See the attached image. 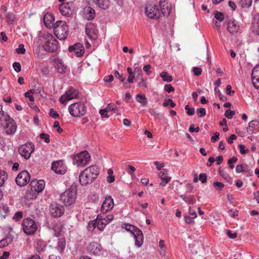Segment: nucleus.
Wrapping results in <instances>:
<instances>
[{"mask_svg": "<svg viewBox=\"0 0 259 259\" xmlns=\"http://www.w3.org/2000/svg\"><path fill=\"white\" fill-rule=\"evenodd\" d=\"M99 170L95 165H91L82 170L79 176V181L82 186H87L93 183L97 178Z\"/></svg>", "mask_w": 259, "mask_h": 259, "instance_id": "nucleus-1", "label": "nucleus"}, {"mask_svg": "<svg viewBox=\"0 0 259 259\" xmlns=\"http://www.w3.org/2000/svg\"><path fill=\"white\" fill-rule=\"evenodd\" d=\"M43 49L49 52H55L58 48V42L51 33H45L40 37Z\"/></svg>", "mask_w": 259, "mask_h": 259, "instance_id": "nucleus-2", "label": "nucleus"}, {"mask_svg": "<svg viewBox=\"0 0 259 259\" xmlns=\"http://www.w3.org/2000/svg\"><path fill=\"white\" fill-rule=\"evenodd\" d=\"M77 188L76 186H71L68 189L60 195V200L66 206L73 204L76 199Z\"/></svg>", "mask_w": 259, "mask_h": 259, "instance_id": "nucleus-3", "label": "nucleus"}, {"mask_svg": "<svg viewBox=\"0 0 259 259\" xmlns=\"http://www.w3.org/2000/svg\"><path fill=\"white\" fill-rule=\"evenodd\" d=\"M145 13L148 18L157 19L162 15L167 16L169 14V11L168 10L167 12L162 11L158 5H149L146 7Z\"/></svg>", "mask_w": 259, "mask_h": 259, "instance_id": "nucleus-4", "label": "nucleus"}, {"mask_svg": "<svg viewBox=\"0 0 259 259\" xmlns=\"http://www.w3.org/2000/svg\"><path fill=\"white\" fill-rule=\"evenodd\" d=\"M68 112L74 117H80L85 115L87 112V106L81 102H78L70 104L68 107Z\"/></svg>", "mask_w": 259, "mask_h": 259, "instance_id": "nucleus-5", "label": "nucleus"}, {"mask_svg": "<svg viewBox=\"0 0 259 259\" xmlns=\"http://www.w3.org/2000/svg\"><path fill=\"white\" fill-rule=\"evenodd\" d=\"M53 28L54 33L58 39L64 40L66 38L68 33V27L65 21H57Z\"/></svg>", "mask_w": 259, "mask_h": 259, "instance_id": "nucleus-6", "label": "nucleus"}, {"mask_svg": "<svg viewBox=\"0 0 259 259\" xmlns=\"http://www.w3.org/2000/svg\"><path fill=\"white\" fill-rule=\"evenodd\" d=\"M22 227L24 232L28 235L34 234L37 230L36 222L30 218H25L23 220Z\"/></svg>", "mask_w": 259, "mask_h": 259, "instance_id": "nucleus-7", "label": "nucleus"}, {"mask_svg": "<svg viewBox=\"0 0 259 259\" xmlns=\"http://www.w3.org/2000/svg\"><path fill=\"white\" fill-rule=\"evenodd\" d=\"M3 126L5 128L6 134L8 135H14L17 130V124L14 120L7 114L4 119Z\"/></svg>", "mask_w": 259, "mask_h": 259, "instance_id": "nucleus-8", "label": "nucleus"}, {"mask_svg": "<svg viewBox=\"0 0 259 259\" xmlns=\"http://www.w3.org/2000/svg\"><path fill=\"white\" fill-rule=\"evenodd\" d=\"M91 156L87 151H83L77 154L73 160V163L78 167H82L89 163Z\"/></svg>", "mask_w": 259, "mask_h": 259, "instance_id": "nucleus-9", "label": "nucleus"}, {"mask_svg": "<svg viewBox=\"0 0 259 259\" xmlns=\"http://www.w3.org/2000/svg\"><path fill=\"white\" fill-rule=\"evenodd\" d=\"M34 149L35 147L32 143L27 142L21 145L18 149V151L21 156L25 159H28L34 152Z\"/></svg>", "mask_w": 259, "mask_h": 259, "instance_id": "nucleus-10", "label": "nucleus"}, {"mask_svg": "<svg viewBox=\"0 0 259 259\" xmlns=\"http://www.w3.org/2000/svg\"><path fill=\"white\" fill-rule=\"evenodd\" d=\"M78 96V91L74 88H70L60 97L59 100L61 104H66L67 101L77 98Z\"/></svg>", "mask_w": 259, "mask_h": 259, "instance_id": "nucleus-11", "label": "nucleus"}, {"mask_svg": "<svg viewBox=\"0 0 259 259\" xmlns=\"http://www.w3.org/2000/svg\"><path fill=\"white\" fill-rule=\"evenodd\" d=\"M30 176L27 171L20 172L16 178V183L19 186H25L30 181Z\"/></svg>", "mask_w": 259, "mask_h": 259, "instance_id": "nucleus-12", "label": "nucleus"}, {"mask_svg": "<svg viewBox=\"0 0 259 259\" xmlns=\"http://www.w3.org/2000/svg\"><path fill=\"white\" fill-rule=\"evenodd\" d=\"M85 33L89 38L95 40L98 37V30L96 26L93 23H88L85 25Z\"/></svg>", "mask_w": 259, "mask_h": 259, "instance_id": "nucleus-13", "label": "nucleus"}, {"mask_svg": "<svg viewBox=\"0 0 259 259\" xmlns=\"http://www.w3.org/2000/svg\"><path fill=\"white\" fill-rule=\"evenodd\" d=\"M52 169L56 174L63 175L66 171V167L63 160L54 161L52 164Z\"/></svg>", "mask_w": 259, "mask_h": 259, "instance_id": "nucleus-14", "label": "nucleus"}, {"mask_svg": "<svg viewBox=\"0 0 259 259\" xmlns=\"http://www.w3.org/2000/svg\"><path fill=\"white\" fill-rule=\"evenodd\" d=\"M87 251L92 254L99 255L101 253V247L99 243L93 241L90 243L87 247Z\"/></svg>", "mask_w": 259, "mask_h": 259, "instance_id": "nucleus-15", "label": "nucleus"}, {"mask_svg": "<svg viewBox=\"0 0 259 259\" xmlns=\"http://www.w3.org/2000/svg\"><path fill=\"white\" fill-rule=\"evenodd\" d=\"M29 185L31 189L35 190L38 194L44 189L45 183L44 180H32L30 181Z\"/></svg>", "mask_w": 259, "mask_h": 259, "instance_id": "nucleus-16", "label": "nucleus"}, {"mask_svg": "<svg viewBox=\"0 0 259 259\" xmlns=\"http://www.w3.org/2000/svg\"><path fill=\"white\" fill-rule=\"evenodd\" d=\"M50 210L51 215L55 218L61 217L64 212V207L57 204H51Z\"/></svg>", "mask_w": 259, "mask_h": 259, "instance_id": "nucleus-17", "label": "nucleus"}, {"mask_svg": "<svg viewBox=\"0 0 259 259\" xmlns=\"http://www.w3.org/2000/svg\"><path fill=\"white\" fill-rule=\"evenodd\" d=\"M114 203L113 198L110 196H107L101 206L102 212H107L111 210L114 207Z\"/></svg>", "mask_w": 259, "mask_h": 259, "instance_id": "nucleus-18", "label": "nucleus"}, {"mask_svg": "<svg viewBox=\"0 0 259 259\" xmlns=\"http://www.w3.org/2000/svg\"><path fill=\"white\" fill-rule=\"evenodd\" d=\"M68 49L70 52H74L78 57L82 56L84 53V47L80 43H77L73 46H70Z\"/></svg>", "mask_w": 259, "mask_h": 259, "instance_id": "nucleus-19", "label": "nucleus"}, {"mask_svg": "<svg viewBox=\"0 0 259 259\" xmlns=\"http://www.w3.org/2000/svg\"><path fill=\"white\" fill-rule=\"evenodd\" d=\"M251 80L253 86L256 89L259 88V64L256 65L252 69Z\"/></svg>", "mask_w": 259, "mask_h": 259, "instance_id": "nucleus-20", "label": "nucleus"}, {"mask_svg": "<svg viewBox=\"0 0 259 259\" xmlns=\"http://www.w3.org/2000/svg\"><path fill=\"white\" fill-rule=\"evenodd\" d=\"M55 19L54 16L51 14L47 13L44 16V22L45 26L49 28H54Z\"/></svg>", "mask_w": 259, "mask_h": 259, "instance_id": "nucleus-21", "label": "nucleus"}, {"mask_svg": "<svg viewBox=\"0 0 259 259\" xmlns=\"http://www.w3.org/2000/svg\"><path fill=\"white\" fill-rule=\"evenodd\" d=\"M133 236L135 239L136 246L138 247H141L144 241V236L142 231L139 229L138 230L136 231V233L134 234Z\"/></svg>", "mask_w": 259, "mask_h": 259, "instance_id": "nucleus-22", "label": "nucleus"}, {"mask_svg": "<svg viewBox=\"0 0 259 259\" xmlns=\"http://www.w3.org/2000/svg\"><path fill=\"white\" fill-rule=\"evenodd\" d=\"M227 28L231 34H233L238 32L239 26L237 24L234 20H229L227 23Z\"/></svg>", "mask_w": 259, "mask_h": 259, "instance_id": "nucleus-23", "label": "nucleus"}, {"mask_svg": "<svg viewBox=\"0 0 259 259\" xmlns=\"http://www.w3.org/2000/svg\"><path fill=\"white\" fill-rule=\"evenodd\" d=\"M69 3H63L60 5L59 10L61 13L64 16H68L72 14V10Z\"/></svg>", "mask_w": 259, "mask_h": 259, "instance_id": "nucleus-24", "label": "nucleus"}, {"mask_svg": "<svg viewBox=\"0 0 259 259\" xmlns=\"http://www.w3.org/2000/svg\"><path fill=\"white\" fill-rule=\"evenodd\" d=\"M83 14L85 18L89 20H93L95 17V11L90 7H87L83 9Z\"/></svg>", "mask_w": 259, "mask_h": 259, "instance_id": "nucleus-25", "label": "nucleus"}, {"mask_svg": "<svg viewBox=\"0 0 259 259\" xmlns=\"http://www.w3.org/2000/svg\"><path fill=\"white\" fill-rule=\"evenodd\" d=\"M93 2L99 7L103 9L108 8L109 6V0H92Z\"/></svg>", "mask_w": 259, "mask_h": 259, "instance_id": "nucleus-26", "label": "nucleus"}, {"mask_svg": "<svg viewBox=\"0 0 259 259\" xmlns=\"http://www.w3.org/2000/svg\"><path fill=\"white\" fill-rule=\"evenodd\" d=\"M95 222L97 225V228L100 231H103L105 226L107 225V222H106V220L103 219H100L99 215Z\"/></svg>", "mask_w": 259, "mask_h": 259, "instance_id": "nucleus-27", "label": "nucleus"}, {"mask_svg": "<svg viewBox=\"0 0 259 259\" xmlns=\"http://www.w3.org/2000/svg\"><path fill=\"white\" fill-rule=\"evenodd\" d=\"M66 247V240L64 238H59L58 241L56 248L60 252H63Z\"/></svg>", "mask_w": 259, "mask_h": 259, "instance_id": "nucleus-28", "label": "nucleus"}, {"mask_svg": "<svg viewBox=\"0 0 259 259\" xmlns=\"http://www.w3.org/2000/svg\"><path fill=\"white\" fill-rule=\"evenodd\" d=\"M37 195L36 191L30 188L26 191L25 197L27 199H33L36 198Z\"/></svg>", "mask_w": 259, "mask_h": 259, "instance_id": "nucleus-29", "label": "nucleus"}, {"mask_svg": "<svg viewBox=\"0 0 259 259\" xmlns=\"http://www.w3.org/2000/svg\"><path fill=\"white\" fill-rule=\"evenodd\" d=\"M136 99L137 102L141 104L142 106H145L148 103L147 99L144 95H137Z\"/></svg>", "mask_w": 259, "mask_h": 259, "instance_id": "nucleus-30", "label": "nucleus"}, {"mask_svg": "<svg viewBox=\"0 0 259 259\" xmlns=\"http://www.w3.org/2000/svg\"><path fill=\"white\" fill-rule=\"evenodd\" d=\"M122 228H124L126 231L130 232L132 235L136 233V231L139 229L135 226L128 224H124Z\"/></svg>", "mask_w": 259, "mask_h": 259, "instance_id": "nucleus-31", "label": "nucleus"}, {"mask_svg": "<svg viewBox=\"0 0 259 259\" xmlns=\"http://www.w3.org/2000/svg\"><path fill=\"white\" fill-rule=\"evenodd\" d=\"M13 241V238L11 236H7L5 238L0 241V247L4 248Z\"/></svg>", "mask_w": 259, "mask_h": 259, "instance_id": "nucleus-32", "label": "nucleus"}, {"mask_svg": "<svg viewBox=\"0 0 259 259\" xmlns=\"http://www.w3.org/2000/svg\"><path fill=\"white\" fill-rule=\"evenodd\" d=\"M52 229L55 232L54 235L55 237L59 236L60 235V234H61V232L62 231L61 226L59 224H58L57 223H54V224H52Z\"/></svg>", "mask_w": 259, "mask_h": 259, "instance_id": "nucleus-33", "label": "nucleus"}, {"mask_svg": "<svg viewBox=\"0 0 259 259\" xmlns=\"http://www.w3.org/2000/svg\"><path fill=\"white\" fill-rule=\"evenodd\" d=\"M46 246V243L42 240H37L36 242L35 248L38 252H41L44 250Z\"/></svg>", "mask_w": 259, "mask_h": 259, "instance_id": "nucleus-34", "label": "nucleus"}, {"mask_svg": "<svg viewBox=\"0 0 259 259\" xmlns=\"http://www.w3.org/2000/svg\"><path fill=\"white\" fill-rule=\"evenodd\" d=\"M55 68L59 73L63 74L65 72V67L62 63L59 61L56 62Z\"/></svg>", "mask_w": 259, "mask_h": 259, "instance_id": "nucleus-35", "label": "nucleus"}, {"mask_svg": "<svg viewBox=\"0 0 259 259\" xmlns=\"http://www.w3.org/2000/svg\"><path fill=\"white\" fill-rule=\"evenodd\" d=\"M252 0H240L239 5L243 8H247L251 6Z\"/></svg>", "mask_w": 259, "mask_h": 259, "instance_id": "nucleus-36", "label": "nucleus"}, {"mask_svg": "<svg viewBox=\"0 0 259 259\" xmlns=\"http://www.w3.org/2000/svg\"><path fill=\"white\" fill-rule=\"evenodd\" d=\"M252 25L253 28H256V33L257 35H259V16H257L254 18V22Z\"/></svg>", "mask_w": 259, "mask_h": 259, "instance_id": "nucleus-37", "label": "nucleus"}, {"mask_svg": "<svg viewBox=\"0 0 259 259\" xmlns=\"http://www.w3.org/2000/svg\"><path fill=\"white\" fill-rule=\"evenodd\" d=\"M160 76L162 78L163 80L166 82H170L172 80V77L169 75L166 72H162L160 74Z\"/></svg>", "mask_w": 259, "mask_h": 259, "instance_id": "nucleus-38", "label": "nucleus"}, {"mask_svg": "<svg viewBox=\"0 0 259 259\" xmlns=\"http://www.w3.org/2000/svg\"><path fill=\"white\" fill-rule=\"evenodd\" d=\"M7 179V174L4 170H0V187H2Z\"/></svg>", "mask_w": 259, "mask_h": 259, "instance_id": "nucleus-39", "label": "nucleus"}, {"mask_svg": "<svg viewBox=\"0 0 259 259\" xmlns=\"http://www.w3.org/2000/svg\"><path fill=\"white\" fill-rule=\"evenodd\" d=\"M159 246L160 248V253L161 255H164L165 254V243L164 242V241L163 240H160L159 242Z\"/></svg>", "mask_w": 259, "mask_h": 259, "instance_id": "nucleus-40", "label": "nucleus"}, {"mask_svg": "<svg viewBox=\"0 0 259 259\" xmlns=\"http://www.w3.org/2000/svg\"><path fill=\"white\" fill-rule=\"evenodd\" d=\"M258 122L256 120H252L248 123V127L247 128L248 132L249 133H253V131L251 130L250 128L253 127L254 126L257 125Z\"/></svg>", "mask_w": 259, "mask_h": 259, "instance_id": "nucleus-41", "label": "nucleus"}, {"mask_svg": "<svg viewBox=\"0 0 259 259\" xmlns=\"http://www.w3.org/2000/svg\"><path fill=\"white\" fill-rule=\"evenodd\" d=\"M235 114V112L234 111L227 110L225 112L224 115L227 118L231 119Z\"/></svg>", "mask_w": 259, "mask_h": 259, "instance_id": "nucleus-42", "label": "nucleus"}, {"mask_svg": "<svg viewBox=\"0 0 259 259\" xmlns=\"http://www.w3.org/2000/svg\"><path fill=\"white\" fill-rule=\"evenodd\" d=\"M96 228H97V225L95 221L89 222L88 226V229L89 231H93Z\"/></svg>", "mask_w": 259, "mask_h": 259, "instance_id": "nucleus-43", "label": "nucleus"}, {"mask_svg": "<svg viewBox=\"0 0 259 259\" xmlns=\"http://www.w3.org/2000/svg\"><path fill=\"white\" fill-rule=\"evenodd\" d=\"M23 217V213L22 211H17L16 212L13 217V219L15 220L16 221H19Z\"/></svg>", "mask_w": 259, "mask_h": 259, "instance_id": "nucleus-44", "label": "nucleus"}, {"mask_svg": "<svg viewBox=\"0 0 259 259\" xmlns=\"http://www.w3.org/2000/svg\"><path fill=\"white\" fill-rule=\"evenodd\" d=\"M171 178L169 177H161V181L160 185L163 187L165 186L167 183L170 180Z\"/></svg>", "mask_w": 259, "mask_h": 259, "instance_id": "nucleus-45", "label": "nucleus"}, {"mask_svg": "<svg viewBox=\"0 0 259 259\" xmlns=\"http://www.w3.org/2000/svg\"><path fill=\"white\" fill-rule=\"evenodd\" d=\"M106 108L108 112L109 111H112L114 113H116L117 114H120L118 112V110L117 109V108L116 107H113L112 105H111L110 104H108Z\"/></svg>", "mask_w": 259, "mask_h": 259, "instance_id": "nucleus-46", "label": "nucleus"}, {"mask_svg": "<svg viewBox=\"0 0 259 259\" xmlns=\"http://www.w3.org/2000/svg\"><path fill=\"white\" fill-rule=\"evenodd\" d=\"M185 110L187 111V114L188 115L191 116L194 114L195 109L194 108H190L188 105L185 106Z\"/></svg>", "mask_w": 259, "mask_h": 259, "instance_id": "nucleus-47", "label": "nucleus"}, {"mask_svg": "<svg viewBox=\"0 0 259 259\" xmlns=\"http://www.w3.org/2000/svg\"><path fill=\"white\" fill-rule=\"evenodd\" d=\"M33 93V90H30L28 92L25 93V97L29 99V101L31 102H33L34 101L33 97L31 95Z\"/></svg>", "mask_w": 259, "mask_h": 259, "instance_id": "nucleus-48", "label": "nucleus"}, {"mask_svg": "<svg viewBox=\"0 0 259 259\" xmlns=\"http://www.w3.org/2000/svg\"><path fill=\"white\" fill-rule=\"evenodd\" d=\"M16 51L18 54H24L25 52V49L24 45H19L18 48L16 49Z\"/></svg>", "mask_w": 259, "mask_h": 259, "instance_id": "nucleus-49", "label": "nucleus"}, {"mask_svg": "<svg viewBox=\"0 0 259 259\" xmlns=\"http://www.w3.org/2000/svg\"><path fill=\"white\" fill-rule=\"evenodd\" d=\"M170 105L171 107H174L176 106V104L173 102L172 100L171 99H168V100L165 101L163 103V106L164 107L167 106L168 105Z\"/></svg>", "mask_w": 259, "mask_h": 259, "instance_id": "nucleus-50", "label": "nucleus"}, {"mask_svg": "<svg viewBox=\"0 0 259 259\" xmlns=\"http://www.w3.org/2000/svg\"><path fill=\"white\" fill-rule=\"evenodd\" d=\"M197 113L199 117H204L206 114L205 109L203 108H198L197 110Z\"/></svg>", "mask_w": 259, "mask_h": 259, "instance_id": "nucleus-51", "label": "nucleus"}, {"mask_svg": "<svg viewBox=\"0 0 259 259\" xmlns=\"http://www.w3.org/2000/svg\"><path fill=\"white\" fill-rule=\"evenodd\" d=\"M214 17L220 21H222L224 19L223 14L218 11L214 13Z\"/></svg>", "mask_w": 259, "mask_h": 259, "instance_id": "nucleus-52", "label": "nucleus"}, {"mask_svg": "<svg viewBox=\"0 0 259 259\" xmlns=\"http://www.w3.org/2000/svg\"><path fill=\"white\" fill-rule=\"evenodd\" d=\"M246 165L244 166L242 164H238L236 167V171L237 173L243 172L245 171Z\"/></svg>", "mask_w": 259, "mask_h": 259, "instance_id": "nucleus-53", "label": "nucleus"}, {"mask_svg": "<svg viewBox=\"0 0 259 259\" xmlns=\"http://www.w3.org/2000/svg\"><path fill=\"white\" fill-rule=\"evenodd\" d=\"M40 138L41 139L44 140V141L46 143H49L50 141V136L48 134H45V133H41L40 135Z\"/></svg>", "mask_w": 259, "mask_h": 259, "instance_id": "nucleus-54", "label": "nucleus"}, {"mask_svg": "<svg viewBox=\"0 0 259 259\" xmlns=\"http://www.w3.org/2000/svg\"><path fill=\"white\" fill-rule=\"evenodd\" d=\"M213 187L218 190H222L224 187V184L219 182H214L213 183Z\"/></svg>", "mask_w": 259, "mask_h": 259, "instance_id": "nucleus-55", "label": "nucleus"}, {"mask_svg": "<svg viewBox=\"0 0 259 259\" xmlns=\"http://www.w3.org/2000/svg\"><path fill=\"white\" fill-rule=\"evenodd\" d=\"M13 67L16 72H19L21 71V66L20 63L16 62H14L13 64Z\"/></svg>", "mask_w": 259, "mask_h": 259, "instance_id": "nucleus-56", "label": "nucleus"}, {"mask_svg": "<svg viewBox=\"0 0 259 259\" xmlns=\"http://www.w3.org/2000/svg\"><path fill=\"white\" fill-rule=\"evenodd\" d=\"M114 76L121 82H123L125 80V78L123 76V75L120 74L119 72L117 70H115L114 72Z\"/></svg>", "mask_w": 259, "mask_h": 259, "instance_id": "nucleus-57", "label": "nucleus"}, {"mask_svg": "<svg viewBox=\"0 0 259 259\" xmlns=\"http://www.w3.org/2000/svg\"><path fill=\"white\" fill-rule=\"evenodd\" d=\"M107 112H108V111H107L106 108H105V109H101L99 111V113L101 114V117L102 118H108L109 116L107 114Z\"/></svg>", "mask_w": 259, "mask_h": 259, "instance_id": "nucleus-58", "label": "nucleus"}, {"mask_svg": "<svg viewBox=\"0 0 259 259\" xmlns=\"http://www.w3.org/2000/svg\"><path fill=\"white\" fill-rule=\"evenodd\" d=\"M49 114L50 116L54 119H56L59 117V114H58V113L53 108L50 110Z\"/></svg>", "mask_w": 259, "mask_h": 259, "instance_id": "nucleus-59", "label": "nucleus"}, {"mask_svg": "<svg viewBox=\"0 0 259 259\" xmlns=\"http://www.w3.org/2000/svg\"><path fill=\"white\" fill-rule=\"evenodd\" d=\"M199 180L202 183H205L207 181L206 175L204 173H201L199 176Z\"/></svg>", "mask_w": 259, "mask_h": 259, "instance_id": "nucleus-60", "label": "nucleus"}, {"mask_svg": "<svg viewBox=\"0 0 259 259\" xmlns=\"http://www.w3.org/2000/svg\"><path fill=\"white\" fill-rule=\"evenodd\" d=\"M232 87L230 85H227L226 89V93L227 95L229 96H233L234 94V91H232L231 90Z\"/></svg>", "mask_w": 259, "mask_h": 259, "instance_id": "nucleus-61", "label": "nucleus"}, {"mask_svg": "<svg viewBox=\"0 0 259 259\" xmlns=\"http://www.w3.org/2000/svg\"><path fill=\"white\" fill-rule=\"evenodd\" d=\"M164 90L169 93L174 91V88L171 84H166L164 87Z\"/></svg>", "mask_w": 259, "mask_h": 259, "instance_id": "nucleus-62", "label": "nucleus"}, {"mask_svg": "<svg viewBox=\"0 0 259 259\" xmlns=\"http://www.w3.org/2000/svg\"><path fill=\"white\" fill-rule=\"evenodd\" d=\"M185 202L189 204H193L195 202V198L193 196L187 197Z\"/></svg>", "mask_w": 259, "mask_h": 259, "instance_id": "nucleus-63", "label": "nucleus"}, {"mask_svg": "<svg viewBox=\"0 0 259 259\" xmlns=\"http://www.w3.org/2000/svg\"><path fill=\"white\" fill-rule=\"evenodd\" d=\"M151 68V66L150 65H146L144 66L143 70L146 72L147 75H149L151 73V71H150Z\"/></svg>", "mask_w": 259, "mask_h": 259, "instance_id": "nucleus-64", "label": "nucleus"}]
</instances>
